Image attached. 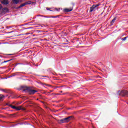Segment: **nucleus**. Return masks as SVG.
Returning <instances> with one entry per match:
<instances>
[{"instance_id":"b1692460","label":"nucleus","mask_w":128,"mask_h":128,"mask_svg":"<svg viewBox=\"0 0 128 128\" xmlns=\"http://www.w3.org/2000/svg\"><path fill=\"white\" fill-rule=\"evenodd\" d=\"M58 88H62V86H58Z\"/></svg>"},{"instance_id":"ddd939ff","label":"nucleus","mask_w":128,"mask_h":128,"mask_svg":"<svg viewBox=\"0 0 128 128\" xmlns=\"http://www.w3.org/2000/svg\"><path fill=\"white\" fill-rule=\"evenodd\" d=\"M37 16H44V18H48V16H44L42 15H38Z\"/></svg>"},{"instance_id":"6e6552de","label":"nucleus","mask_w":128,"mask_h":128,"mask_svg":"<svg viewBox=\"0 0 128 128\" xmlns=\"http://www.w3.org/2000/svg\"><path fill=\"white\" fill-rule=\"evenodd\" d=\"M3 4H8V0H4L2 2Z\"/></svg>"},{"instance_id":"f03ea898","label":"nucleus","mask_w":128,"mask_h":128,"mask_svg":"<svg viewBox=\"0 0 128 128\" xmlns=\"http://www.w3.org/2000/svg\"><path fill=\"white\" fill-rule=\"evenodd\" d=\"M117 94L118 96H128V91L126 90H118Z\"/></svg>"},{"instance_id":"f257e3e1","label":"nucleus","mask_w":128,"mask_h":128,"mask_svg":"<svg viewBox=\"0 0 128 128\" xmlns=\"http://www.w3.org/2000/svg\"><path fill=\"white\" fill-rule=\"evenodd\" d=\"M23 90V92H26V90H28V94H34L36 92H38V90H32L30 88V87H28L26 86H21L20 87V90Z\"/></svg>"},{"instance_id":"4468645a","label":"nucleus","mask_w":128,"mask_h":128,"mask_svg":"<svg viewBox=\"0 0 128 128\" xmlns=\"http://www.w3.org/2000/svg\"><path fill=\"white\" fill-rule=\"evenodd\" d=\"M12 60H5L4 61L2 64L4 63V62H10Z\"/></svg>"},{"instance_id":"39448f33","label":"nucleus","mask_w":128,"mask_h":128,"mask_svg":"<svg viewBox=\"0 0 128 128\" xmlns=\"http://www.w3.org/2000/svg\"><path fill=\"white\" fill-rule=\"evenodd\" d=\"M100 4H94L90 8V12H96L98 10V6Z\"/></svg>"},{"instance_id":"5701e85b","label":"nucleus","mask_w":128,"mask_h":128,"mask_svg":"<svg viewBox=\"0 0 128 128\" xmlns=\"http://www.w3.org/2000/svg\"><path fill=\"white\" fill-rule=\"evenodd\" d=\"M14 32V31H12V32H10V34H12V32Z\"/></svg>"},{"instance_id":"423d86ee","label":"nucleus","mask_w":128,"mask_h":128,"mask_svg":"<svg viewBox=\"0 0 128 128\" xmlns=\"http://www.w3.org/2000/svg\"><path fill=\"white\" fill-rule=\"evenodd\" d=\"M32 4V2L31 1H28V2H26L22 4H20L18 8H22V6H26L28 4Z\"/></svg>"},{"instance_id":"9b49d317","label":"nucleus","mask_w":128,"mask_h":128,"mask_svg":"<svg viewBox=\"0 0 128 128\" xmlns=\"http://www.w3.org/2000/svg\"><path fill=\"white\" fill-rule=\"evenodd\" d=\"M3 10H4V12H8V8H3Z\"/></svg>"},{"instance_id":"4be33fe9","label":"nucleus","mask_w":128,"mask_h":128,"mask_svg":"<svg viewBox=\"0 0 128 128\" xmlns=\"http://www.w3.org/2000/svg\"><path fill=\"white\" fill-rule=\"evenodd\" d=\"M48 76H42L43 78H47Z\"/></svg>"},{"instance_id":"2eb2a0df","label":"nucleus","mask_w":128,"mask_h":128,"mask_svg":"<svg viewBox=\"0 0 128 128\" xmlns=\"http://www.w3.org/2000/svg\"><path fill=\"white\" fill-rule=\"evenodd\" d=\"M3 98H4V96L2 95L1 96H0V100H2Z\"/></svg>"},{"instance_id":"f3484780","label":"nucleus","mask_w":128,"mask_h":128,"mask_svg":"<svg viewBox=\"0 0 128 128\" xmlns=\"http://www.w3.org/2000/svg\"><path fill=\"white\" fill-rule=\"evenodd\" d=\"M45 86H52L51 85L48 84H45Z\"/></svg>"},{"instance_id":"a211bd4d","label":"nucleus","mask_w":128,"mask_h":128,"mask_svg":"<svg viewBox=\"0 0 128 128\" xmlns=\"http://www.w3.org/2000/svg\"><path fill=\"white\" fill-rule=\"evenodd\" d=\"M46 8L47 10H50V12H52V10H50L49 8Z\"/></svg>"},{"instance_id":"393cba45","label":"nucleus","mask_w":128,"mask_h":128,"mask_svg":"<svg viewBox=\"0 0 128 128\" xmlns=\"http://www.w3.org/2000/svg\"><path fill=\"white\" fill-rule=\"evenodd\" d=\"M60 92H62V91Z\"/></svg>"},{"instance_id":"7ed1b4c3","label":"nucleus","mask_w":128,"mask_h":128,"mask_svg":"<svg viewBox=\"0 0 128 128\" xmlns=\"http://www.w3.org/2000/svg\"><path fill=\"white\" fill-rule=\"evenodd\" d=\"M72 116H68L66 118H64L63 119L58 120V122L59 124H64V122H70V120L72 119Z\"/></svg>"},{"instance_id":"aec40b11","label":"nucleus","mask_w":128,"mask_h":128,"mask_svg":"<svg viewBox=\"0 0 128 128\" xmlns=\"http://www.w3.org/2000/svg\"><path fill=\"white\" fill-rule=\"evenodd\" d=\"M1 90H2V92H6V90H4V89H2Z\"/></svg>"},{"instance_id":"20e7f679","label":"nucleus","mask_w":128,"mask_h":128,"mask_svg":"<svg viewBox=\"0 0 128 128\" xmlns=\"http://www.w3.org/2000/svg\"><path fill=\"white\" fill-rule=\"evenodd\" d=\"M8 106L12 108H13V110H26V109L23 108L22 106H18V107H16L12 104H9Z\"/></svg>"},{"instance_id":"dca6fc26","label":"nucleus","mask_w":128,"mask_h":128,"mask_svg":"<svg viewBox=\"0 0 128 128\" xmlns=\"http://www.w3.org/2000/svg\"><path fill=\"white\" fill-rule=\"evenodd\" d=\"M50 16V18H58V16Z\"/></svg>"},{"instance_id":"0eeeda50","label":"nucleus","mask_w":128,"mask_h":128,"mask_svg":"<svg viewBox=\"0 0 128 128\" xmlns=\"http://www.w3.org/2000/svg\"><path fill=\"white\" fill-rule=\"evenodd\" d=\"M74 4H72V6L70 7V8H64V12H72L73 10Z\"/></svg>"},{"instance_id":"6ab92c4d","label":"nucleus","mask_w":128,"mask_h":128,"mask_svg":"<svg viewBox=\"0 0 128 128\" xmlns=\"http://www.w3.org/2000/svg\"><path fill=\"white\" fill-rule=\"evenodd\" d=\"M2 8V4H0V10Z\"/></svg>"},{"instance_id":"bb28decb","label":"nucleus","mask_w":128,"mask_h":128,"mask_svg":"<svg viewBox=\"0 0 128 128\" xmlns=\"http://www.w3.org/2000/svg\"><path fill=\"white\" fill-rule=\"evenodd\" d=\"M19 36H22V34H19Z\"/></svg>"},{"instance_id":"412c9836","label":"nucleus","mask_w":128,"mask_h":128,"mask_svg":"<svg viewBox=\"0 0 128 128\" xmlns=\"http://www.w3.org/2000/svg\"><path fill=\"white\" fill-rule=\"evenodd\" d=\"M8 56H13V54H8Z\"/></svg>"},{"instance_id":"a878e982","label":"nucleus","mask_w":128,"mask_h":128,"mask_svg":"<svg viewBox=\"0 0 128 128\" xmlns=\"http://www.w3.org/2000/svg\"><path fill=\"white\" fill-rule=\"evenodd\" d=\"M7 106H8V104H6Z\"/></svg>"},{"instance_id":"1a4fd4ad","label":"nucleus","mask_w":128,"mask_h":128,"mask_svg":"<svg viewBox=\"0 0 128 128\" xmlns=\"http://www.w3.org/2000/svg\"><path fill=\"white\" fill-rule=\"evenodd\" d=\"M116 20V18L115 17L113 18V20H112L110 22V24H112V26L114 24Z\"/></svg>"},{"instance_id":"f8f14e48","label":"nucleus","mask_w":128,"mask_h":128,"mask_svg":"<svg viewBox=\"0 0 128 128\" xmlns=\"http://www.w3.org/2000/svg\"><path fill=\"white\" fill-rule=\"evenodd\" d=\"M126 38H128V37H124L122 38V40H123L124 42V40H126Z\"/></svg>"},{"instance_id":"9d476101","label":"nucleus","mask_w":128,"mask_h":128,"mask_svg":"<svg viewBox=\"0 0 128 128\" xmlns=\"http://www.w3.org/2000/svg\"><path fill=\"white\" fill-rule=\"evenodd\" d=\"M13 4H18V2H20V0H12Z\"/></svg>"}]
</instances>
